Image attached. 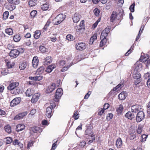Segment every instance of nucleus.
<instances>
[{
    "label": "nucleus",
    "mask_w": 150,
    "mask_h": 150,
    "mask_svg": "<svg viewBox=\"0 0 150 150\" xmlns=\"http://www.w3.org/2000/svg\"><path fill=\"white\" fill-rule=\"evenodd\" d=\"M66 16L63 14H60L58 15L53 19V23L54 25H58L60 24L65 19Z\"/></svg>",
    "instance_id": "nucleus-1"
},
{
    "label": "nucleus",
    "mask_w": 150,
    "mask_h": 150,
    "mask_svg": "<svg viewBox=\"0 0 150 150\" xmlns=\"http://www.w3.org/2000/svg\"><path fill=\"white\" fill-rule=\"evenodd\" d=\"M21 49L20 48L18 49V50H12L9 53V55L11 57L16 58L18 56L20 53L21 52Z\"/></svg>",
    "instance_id": "nucleus-2"
},
{
    "label": "nucleus",
    "mask_w": 150,
    "mask_h": 150,
    "mask_svg": "<svg viewBox=\"0 0 150 150\" xmlns=\"http://www.w3.org/2000/svg\"><path fill=\"white\" fill-rule=\"evenodd\" d=\"M110 26H108L103 30L100 35V38L101 39L102 38H106V37L110 32Z\"/></svg>",
    "instance_id": "nucleus-3"
},
{
    "label": "nucleus",
    "mask_w": 150,
    "mask_h": 150,
    "mask_svg": "<svg viewBox=\"0 0 150 150\" xmlns=\"http://www.w3.org/2000/svg\"><path fill=\"white\" fill-rule=\"evenodd\" d=\"M145 117L144 113L142 111H139L137 113L136 117V121L139 122L144 119Z\"/></svg>",
    "instance_id": "nucleus-4"
},
{
    "label": "nucleus",
    "mask_w": 150,
    "mask_h": 150,
    "mask_svg": "<svg viewBox=\"0 0 150 150\" xmlns=\"http://www.w3.org/2000/svg\"><path fill=\"white\" fill-rule=\"evenodd\" d=\"M62 89L61 88H59L57 90L55 95V101L57 102L59 99L61 97L63 94Z\"/></svg>",
    "instance_id": "nucleus-5"
},
{
    "label": "nucleus",
    "mask_w": 150,
    "mask_h": 150,
    "mask_svg": "<svg viewBox=\"0 0 150 150\" xmlns=\"http://www.w3.org/2000/svg\"><path fill=\"white\" fill-rule=\"evenodd\" d=\"M85 135L86 136V137H88L89 138L90 137H95L94 135L93 134V133L92 129L90 127L88 126L85 132Z\"/></svg>",
    "instance_id": "nucleus-6"
},
{
    "label": "nucleus",
    "mask_w": 150,
    "mask_h": 150,
    "mask_svg": "<svg viewBox=\"0 0 150 150\" xmlns=\"http://www.w3.org/2000/svg\"><path fill=\"white\" fill-rule=\"evenodd\" d=\"M21 101L20 98H16L13 99L10 102V105L11 107H14L20 103Z\"/></svg>",
    "instance_id": "nucleus-7"
},
{
    "label": "nucleus",
    "mask_w": 150,
    "mask_h": 150,
    "mask_svg": "<svg viewBox=\"0 0 150 150\" xmlns=\"http://www.w3.org/2000/svg\"><path fill=\"white\" fill-rule=\"evenodd\" d=\"M76 48L77 50H82L86 48V45L84 43H78L76 45Z\"/></svg>",
    "instance_id": "nucleus-8"
},
{
    "label": "nucleus",
    "mask_w": 150,
    "mask_h": 150,
    "mask_svg": "<svg viewBox=\"0 0 150 150\" xmlns=\"http://www.w3.org/2000/svg\"><path fill=\"white\" fill-rule=\"evenodd\" d=\"M19 85V83L18 82L12 83L8 86L7 88L8 90L12 91L18 87Z\"/></svg>",
    "instance_id": "nucleus-9"
},
{
    "label": "nucleus",
    "mask_w": 150,
    "mask_h": 150,
    "mask_svg": "<svg viewBox=\"0 0 150 150\" xmlns=\"http://www.w3.org/2000/svg\"><path fill=\"white\" fill-rule=\"evenodd\" d=\"M142 109V106L140 105H136L132 106L131 107L132 112L136 113L140 111Z\"/></svg>",
    "instance_id": "nucleus-10"
},
{
    "label": "nucleus",
    "mask_w": 150,
    "mask_h": 150,
    "mask_svg": "<svg viewBox=\"0 0 150 150\" xmlns=\"http://www.w3.org/2000/svg\"><path fill=\"white\" fill-rule=\"evenodd\" d=\"M133 77L135 79L139 80L141 78V75L138 71V69L137 67L135 68L133 72Z\"/></svg>",
    "instance_id": "nucleus-11"
},
{
    "label": "nucleus",
    "mask_w": 150,
    "mask_h": 150,
    "mask_svg": "<svg viewBox=\"0 0 150 150\" xmlns=\"http://www.w3.org/2000/svg\"><path fill=\"white\" fill-rule=\"evenodd\" d=\"M146 56L147 57H144L143 56H141L140 59V60H141L142 62L144 63L146 62L147 61V62L146 63V66L150 64V60L149 59L148 60V59H149V55H147Z\"/></svg>",
    "instance_id": "nucleus-12"
},
{
    "label": "nucleus",
    "mask_w": 150,
    "mask_h": 150,
    "mask_svg": "<svg viewBox=\"0 0 150 150\" xmlns=\"http://www.w3.org/2000/svg\"><path fill=\"white\" fill-rule=\"evenodd\" d=\"M27 114V113L26 112L20 113L18 115H16L14 119L16 120H19L23 118L25 116H26Z\"/></svg>",
    "instance_id": "nucleus-13"
},
{
    "label": "nucleus",
    "mask_w": 150,
    "mask_h": 150,
    "mask_svg": "<svg viewBox=\"0 0 150 150\" xmlns=\"http://www.w3.org/2000/svg\"><path fill=\"white\" fill-rule=\"evenodd\" d=\"M39 60L37 57H34L32 60V64L34 68H36L38 65Z\"/></svg>",
    "instance_id": "nucleus-14"
},
{
    "label": "nucleus",
    "mask_w": 150,
    "mask_h": 150,
    "mask_svg": "<svg viewBox=\"0 0 150 150\" xmlns=\"http://www.w3.org/2000/svg\"><path fill=\"white\" fill-rule=\"evenodd\" d=\"M56 87L55 83H52L51 85L49 86L47 89V93H50L54 90Z\"/></svg>",
    "instance_id": "nucleus-15"
},
{
    "label": "nucleus",
    "mask_w": 150,
    "mask_h": 150,
    "mask_svg": "<svg viewBox=\"0 0 150 150\" xmlns=\"http://www.w3.org/2000/svg\"><path fill=\"white\" fill-rule=\"evenodd\" d=\"M13 144L14 145H18V146L21 149H22L23 147V144L20 143L19 140L18 139H15L13 142Z\"/></svg>",
    "instance_id": "nucleus-16"
},
{
    "label": "nucleus",
    "mask_w": 150,
    "mask_h": 150,
    "mask_svg": "<svg viewBox=\"0 0 150 150\" xmlns=\"http://www.w3.org/2000/svg\"><path fill=\"white\" fill-rule=\"evenodd\" d=\"M46 115L48 118H50L52 115V110L50 107H48L47 108L46 112Z\"/></svg>",
    "instance_id": "nucleus-17"
},
{
    "label": "nucleus",
    "mask_w": 150,
    "mask_h": 150,
    "mask_svg": "<svg viewBox=\"0 0 150 150\" xmlns=\"http://www.w3.org/2000/svg\"><path fill=\"white\" fill-rule=\"evenodd\" d=\"M25 126L24 125L19 124L16 126V130L17 132L22 131L25 129Z\"/></svg>",
    "instance_id": "nucleus-18"
},
{
    "label": "nucleus",
    "mask_w": 150,
    "mask_h": 150,
    "mask_svg": "<svg viewBox=\"0 0 150 150\" xmlns=\"http://www.w3.org/2000/svg\"><path fill=\"white\" fill-rule=\"evenodd\" d=\"M56 67V65L54 64H52L47 67L45 70L48 73L51 72L53 69Z\"/></svg>",
    "instance_id": "nucleus-19"
},
{
    "label": "nucleus",
    "mask_w": 150,
    "mask_h": 150,
    "mask_svg": "<svg viewBox=\"0 0 150 150\" xmlns=\"http://www.w3.org/2000/svg\"><path fill=\"white\" fill-rule=\"evenodd\" d=\"M80 16L78 13H75L72 17V19L74 22L75 23H77L80 20Z\"/></svg>",
    "instance_id": "nucleus-20"
},
{
    "label": "nucleus",
    "mask_w": 150,
    "mask_h": 150,
    "mask_svg": "<svg viewBox=\"0 0 150 150\" xmlns=\"http://www.w3.org/2000/svg\"><path fill=\"white\" fill-rule=\"evenodd\" d=\"M125 117L129 119L132 120L134 117L135 115L131 112L129 111L126 114Z\"/></svg>",
    "instance_id": "nucleus-21"
},
{
    "label": "nucleus",
    "mask_w": 150,
    "mask_h": 150,
    "mask_svg": "<svg viewBox=\"0 0 150 150\" xmlns=\"http://www.w3.org/2000/svg\"><path fill=\"white\" fill-rule=\"evenodd\" d=\"M117 13L116 11H113L112 13L110 18V21L113 22L115 20L117 17Z\"/></svg>",
    "instance_id": "nucleus-22"
},
{
    "label": "nucleus",
    "mask_w": 150,
    "mask_h": 150,
    "mask_svg": "<svg viewBox=\"0 0 150 150\" xmlns=\"http://www.w3.org/2000/svg\"><path fill=\"white\" fill-rule=\"evenodd\" d=\"M116 146L118 148H120L122 146V142L121 139L118 138L117 140L116 143Z\"/></svg>",
    "instance_id": "nucleus-23"
},
{
    "label": "nucleus",
    "mask_w": 150,
    "mask_h": 150,
    "mask_svg": "<svg viewBox=\"0 0 150 150\" xmlns=\"http://www.w3.org/2000/svg\"><path fill=\"white\" fill-rule=\"evenodd\" d=\"M126 97V93L125 92H121L119 94L118 97L119 99L121 100H124Z\"/></svg>",
    "instance_id": "nucleus-24"
},
{
    "label": "nucleus",
    "mask_w": 150,
    "mask_h": 150,
    "mask_svg": "<svg viewBox=\"0 0 150 150\" xmlns=\"http://www.w3.org/2000/svg\"><path fill=\"white\" fill-rule=\"evenodd\" d=\"M39 96L38 94H34L32 97L31 100V102L32 103L36 102L39 98Z\"/></svg>",
    "instance_id": "nucleus-25"
},
{
    "label": "nucleus",
    "mask_w": 150,
    "mask_h": 150,
    "mask_svg": "<svg viewBox=\"0 0 150 150\" xmlns=\"http://www.w3.org/2000/svg\"><path fill=\"white\" fill-rule=\"evenodd\" d=\"M28 64V63L27 62H23L22 63L20 64L19 67L21 70H24L27 67Z\"/></svg>",
    "instance_id": "nucleus-26"
},
{
    "label": "nucleus",
    "mask_w": 150,
    "mask_h": 150,
    "mask_svg": "<svg viewBox=\"0 0 150 150\" xmlns=\"http://www.w3.org/2000/svg\"><path fill=\"white\" fill-rule=\"evenodd\" d=\"M45 61L44 62V64H48L50 63L52 61V59L50 56L47 57L45 59Z\"/></svg>",
    "instance_id": "nucleus-27"
},
{
    "label": "nucleus",
    "mask_w": 150,
    "mask_h": 150,
    "mask_svg": "<svg viewBox=\"0 0 150 150\" xmlns=\"http://www.w3.org/2000/svg\"><path fill=\"white\" fill-rule=\"evenodd\" d=\"M97 34L96 33L94 34L91 38L89 44H92L93 43V42L95 40L97 39Z\"/></svg>",
    "instance_id": "nucleus-28"
},
{
    "label": "nucleus",
    "mask_w": 150,
    "mask_h": 150,
    "mask_svg": "<svg viewBox=\"0 0 150 150\" xmlns=\"http://www.w3.org/2000/svg\"><path fill=\"white\" fill-rule=\"evenodd\" d=\"M21 38L20 35L18 34L14 35L13 37L14 41L16 42H18Z\"/></svg>",
    "instance_id": "nucleus-29"
},
{
    "label": "nucleus",
    "mask_w": 150,
    "mask_h": 150,
    "mask_svg": "<svg viewBox=\"0 0 150 150\" xmlns=\"http://www.w3.org/2000/svg\"><path fill=\"white\" fill-rule=\"evenodd\" d=\"M100 42V47L106 46L107 39L106 38H102Z\"/></svg>",
    "instance_id": "nucleus-30"
},
{
    "label": "nucleus",
    "mask_w": 150,
    "mask_h": 150,
    "mask_svg": "<svg viewBox=\"0 0 150 150\" xmlns=\"http://www.w3.org/2000/svg\"><path fill=\"white\" fill-rule=\"evenodd\" d=\"M37 0H30L28 2L29 6L31 7L35 6L37 4Z\"/></svg>",
    "instance_id": "nucleus-31"
},
{
    "label": "nucleus",
    "mask_w": 150,
    "mask_h": 150,
    "mask_svg": "<svg viewBox=\"0 0 150 150\" xmlns=\"http://www.w3.org/2000/svg\"><path fill=\"white\" fill-rule=\"evenodd\" d=\"M33 91L30 88H28L25 92L26 95L28 96H31L33 94Z\"/></svg>",
    "instance_id": "nucleus-32"
},
{
    "label": "nucleus",
    "mask_w": 150,
    "mask_h": 150,
    "mask_svg": "<svg viewBox=\"0 0 150 150\" xmlns=\"http://www.w3.org/2000/svg\"><path fill=\"white\" fill-rule=\"evenodd\" d=\"M41 35V32L39 30H36L34 34V37L36 39L39 38Z\"/></svg>",
    "instance_id": "nucleus-33"
},
{
    "label": "nucleus",
    "mask_w": 150,
    "mask_h": 150,
    "mask_svg": "<svg viewBox=\"0 0 150 150\" xmlns=\"http://www.w3.org/2000/svg\"><path fill=\"white\" fill-rule=\"evenodd\" d=\"M123 107L122 105H120L117 108L116 111L118 114H121L122 113L123 109Z\"/></svg>",
    "instance_id": "nucleus-34"
},
{
    "label": "nucleus",
    "mask_w": 150,
    "mask_h": 150,
    "mask_svg": "<svg viewBox=\"0 0 150 150\" xmlns=\"http://www.w3.org/2000/svg\"><path fill=\"white\" fill-rule=\"evenodd\" d=\"M5 32L6 33L9 35H12L13 33L12 29L11 28H9L6 29Z\"/></svg>",
    "instance_id": "nucleus-35"
},
{
    "label": "nucleus",
    "mask_w": 150,
    "mask_h": 150,
    "mask_svg": "<svg viewBox=\"0 0 150 150\" xmlns=\"http://www.w3.org/2000/svg\"><path fill=\"white\" fill-rule=\"evenodd\" d=\"M45 68L41 66L36 71V73L40 74H42L44 72Z\"/></svg>",
    "instance_id": "nucleus-36"
},
{
    "label": "nucleus",
    "mask_w": 150,
    "mask_h": 150,
    "mask_svg": "<svg viewBox=\"0 0 150 150\" xmlns=\"http://www.w3.org/2000/svg\"><path fill=\"white\" fill-rule=\"evenodd\" d=\"M20 92V90L19 88L18 87H16L15 89L11 91V93L13 94H17Z\"/></svg>",
    "instance_id": "nucleus-37"
},
{
    "label": "nucleus",
    "mask_w": 150,
    "mask_h": 150,
    "mask_svg": "<svg viewBox=\"0 0 150 150\" xmlns=\"http://www.w3.org/2000/svg\"><path fill=\"white\" fill-rule=\"evenodd\" d=\"M39 50L42 53H44L47 52V49L44 46H41L39 48Z\"/></svg>",
    "instance_id": "nucleus-38"
},
{
    "label": "nucleus",
    "mask_w": 150,
    "mask_h": 150,
    "mask_svg": "<svg viewBox=\"0 0 150 150\" xmlns=\"http://www.w3.org/2000/svg\"><path fill=\"white\" fill-rule=\"evenodd\" d=\"M6 144H9L12 142V138L10 137H7L5 139Z\"/></svg>",
    "instance_id": "nucleus-39"
},
{
    "label": "nucleus",
    "mask_w": 150,
    "mask_h": 150,
    "mask_svg": "<svg viewBox=\"0 0 150 150\" xmlns=\"http://www.w3.org/2000/svg\"><path fill=\"white\" fill-rule=\"evenodd\" d=\"M1 74L3 75H6L8 73V69L4 68L1 69Z\"/></svg>",
    "instance_id": "nucleus-40"
},
{
    "label": "nucleus",
    "mask_w": 150,
    "mask_h": 150,
    "mask_svg": "<svg viewBox=\"0 0 150 150\" xmlns=\"http://www.w3.org/2000/svg\"><path fill=\"white\" fill-rule=\"evenodd\" d=\"M7 1L10 4H18L20 3L19 0H7Z\"/></svg>",
    "instance_id": "nucleus-41"
},
{
    "label": "nucleus",
    "mask_w": 150,
    "mask_h": 150,
    "mask_svg": "<svg viewBox=\"0 0 150 150\" xmlns=\"http://www.w3.org/2000/svg\"><path fill=\"white\" fill-rule=\"evenodd\" d=\"M5 130L6 132L10 133L11 132V127L9 125H7L4 127Z\"/></svg>",
    "instance_id": "nucleus-42"
},
{
    "label": "nucleus",
    "mask_w": 150,
    "mask_h": 150,
    "mask_svg": "<svg viewBox=\"0 0 150 150\" xmlns=\"http://www.w3.org/2000/svg\"><path fill=\"white\" fill-rule=\"evenodd\" d=\"M9 15V12L8 11H6L3 14V18L4 20H6L8 18Z\"/></svg>",
    "instance_id": "nucleus-43"
},
{
    "label": "nucleus",
    "mask_w": 150,
    "mask_h": 150,
    "mask_svg": "<svg viewBox=\"0 0 150 150\" xmlns=\"http://www.w3.org/2000/svg\"><path fill=\"white\" fill-rule=\"evenodd\" d=\"M49 5L47 4H43L41 7V8L43 11H46L48 9Z\"/></svg>",
    "instance_id": "nucleus-44"
},
{
    "label": "nucleus",
    "mask_w": 150,
    "mask_h": 150,
    "mask_svg": "<svg viewBox=\"0 0 150 150\" xmlns=\"http://www.w3.org/2000/svg\"><path fill=\"white\" fill-rule=\"evenodd\" d=\"M143 127V126L142 125H139L138 129H137V133L138 134H141L142 132V129Z\"/></svg>",
    "instance_id": "nucleus-45"
},
{
    "label": "nucleus",
    "mask_w": 150,
    "mask_h": 150,
    "mask_svg": "<svg viewBox=\"0 0 150 150\" xmlns=\"http://www.w3.org/2000/svg\"><path fill=\"white\" fill-rule=\"evenodd\" d=\"M40 128L38 127H33L31 128L32 130L34 133H37L39 131Z\"/></svg>",
    "instance_id": "nucleus-46"
},
{
    "label": "nucleus",
    "mask_w": 150,
    "mask_h": 150,
    "mask_svg": "<svg viewBox=\"0 0 150 150\" xmlns=\"http://www.w3.org/2000/svg\"><path fill=\"white\" fill-rule=\"evenodd\" d=\"M93 12L95 14L96 16H98L100 12V10L97 8H96L94 10Z\"/></svg>",
    "instance_id": "nucleus-47"
},
{
    "label": "nucleus",
    "mask_w": 150,
    "mask_h": 150,
    "mask_svg": "<svg viewBox=\"0 0 150 150\" xmlns=\"http://www.w3.org/2000/svg\"><path fill=\"white\" fill-rule=\"evenodd\" d=\"M37 13V11L36 10H33L31 12L30 15L33 18L36 16Z\"/></svg>",
    "instance_id": "nucleus-48"
},
{
    "label": "nucleus",
    "mask_w": 150,
    "mask_h": 150,
    "mask_svg": "<svg viewBox=\"0 0 150 150\" xmlns=\"http://www.w3.org/2000/svg\"><path fill=\"white\" fill-rule=\"evenodd\" d=\"M135 5V4L133 3L129 7V10L132 12H133L134 11V8Z\"/></svg>",
    "instance_id": "nucleus-49"
},
{
    "label": "nucleus",
    "mask_w": 150,
    "mask_h": 150,
    "mask_svg": "<svg viewBox=\"0 0 150 150\" xmlns=\"http://www.w3.org/2000/svg\"><path fill=\"white\" fill-rule=\"evenodd\" d=\"M113 117V115L111 113H110L108 114L107 116V119L108 120H111Z\"/></svg>",
    "instance_id": "nucleus-50"
},
{
    "label": "nucleus",
    "mask_w": 150,
    "mask_h": 150,
    "mask_svg": "<svg viewBox=\"0 0 150 150\" xmlns=\"http://www.w3.org/2000/svg\"><path fill=\"white\" fill-rule=\"evenodd\" d=\"M43 77L41 75H39L36 76V81H40L41 80L43 79Z\"/></svg>",
    "instance_id": "nucleus-51"
},
{
    "label": "nucleus",
    "mask_w": 150,
    "mask_h": 150,
    "mask_svg": "<svg viewBox=\"0 0 150 150\" xmlns=\"http://www.w3.org/2000/svg\"><path fill=\"white\" fill-rule=\"evenodd\" d=\"M147 137V135L145 134H143L141 136V138H142V141L143 142L146 141V139Z\"/></svg>",
    "instance_id": "nucleus-52"
},
{
    "label": "nucleus",
    "mask_w": 150,
    "mask_h": 150,
    "mask_svg": "<svg viewBox=\"0 0 150 150\" xmlns=\"http://www.w3.org/2000/svg\"><path fill=\"white\" fill-rule=\"evenodd\" d=\"M142 64H137L135 66V68L137 67L138 69V71L140 70V69L142 67Z\"/></svg>",
    "instance_id": "nucleus-53"
},
{
    "label": "nucleus",
    "mask_w": 150,
    "mask_h": 150,
    "mask_svg": "<svg viewBox=\"0 0 150 150\" xmlns=\"http://www.w3.org/2000/svg\"><path fill=\"white\" fill-rule=\"evenodd\" d=\"M33 144V142H29L28 143L27 148L28 149H29L30 147H31Z\"/></svg>",
    "instance_id": "nucleus-54"
},
{
    "label": "nucleus",
    "mask_w": 150,
    "mask_h": 150,
    "mask_svg": "<svg viewBox=\"0 0 150 150\" xmlns=\"http://www.w3.org/2000/svg\"><path fill=\"white\" fill-rule=\"evenodd\" d=\"M53 35L54 36L53 37H51L50 38L51 39V40L52 42H55L57 40V38L56 37V34H53Z\"/></svg>",
    "instance_id": "nucleus-55"
},
{
    "label": "nucleus",
    "mask_w": 150,
    "mask_h": 150,
    "mask_svg": "<svg viewBox=\"0 0 150 150\" xmlns=\"http://www.w3.org/2000/svg\"><path fill=\"white\" fill-rule=\"evenodd\" d=\"M67 39L68 40L71 41L73 40V36L70 35H68L66 36Z\"/></svg>",
    "instance_id": "nucleus-56"
},
{
    "label": "nucleus",
    "mask_w": 150,
    "mask_h": 150,
    "mask_svg": "<svg viewBox=\"0 0 150 150\" xmlns=\"http://www.w3.org/2000/svg\"><path fill=\"white\" fill-rule=\"evenodd\" d=\"M72 65V64H71V65H68L66 67H63L62 69V71L64 72V71H66Z\"/></svg>",
    "instance_id": "nucleus-57"
},
{
    "label": "nucleus",
    "mask_w": 150,
    "mask_h": 150,
    "mask_svg": "<svg viewBox=\"0 0 150 150\" xmlns=\"http://www.w3.org/2000/svg\"><path fill=\"white\" fill-rule=\"evenodd\" d=\"M109 107V105L108 103H105L104 105L103 109L106 110Z\"/></svg>",
    "instance_id": "nucleus-58"
},
{
    "label": "nucleus",
    "mask_w": 150,
    "mask_h": 150,
    "mask_svg": "<svg viewBox=\"0 0 150 150\" xmlns=\"http://www.w3.org/2000/svg\"><path fill=\"white\" fill-rule=\"evenodd\" d=\"M66 64L65 61L64 60H62L59 62V65L61 66H63Z\"/></svg>",
    "instance_id": "nucleus-59"
},
{
    "label": "nucleus",
    "mask_w": 150,
    "mask_h": 150,
    "mask_svg": "<svg viewBox=\"0 0 150 150\" xmlns=\"http://www.w3.org/2000/svg\"><path fill=\"white\" fill-rule=\"evenodd\" d=\"M6 114V112L5 111L0 108V115H4Z\"/></svg>",
    "instance_id": "nucleus-60"
},
{
    "label": "nucleus",
    "mask_w": 150,
    "mask_h": 150,
    "mask_svg": "<svg viewBox=\"0 0 150 150\" xmlns=\"http://www.w3.org/2000/svg\"><path fill=\"white\" fill-rule=\"evenodd\" d=\"M7 66L8 69L12 68L13 65H12L9 62H8L7 64Z\"/></svg>",
    "instance_id": "nucleus-61"
},
{
    "label": "nucleus",
    "mask_w": 150,
    "mask_h": 150,
    "mask_svg": "<svg viewBox=\"0 0 150 150\" xmlns=\"http://www.w3.org/2000/svg\"><path fill=\"white\" fill-rule=\"evenodd\" d=\"M57 142V141H56L54 143L52 146V147L51 149H52L53 150H55L57 144L56 143Z\"/></svg>",
    "instance_id": "nucleus-62"
},
{
    "label": "nucleus",
    "mask_w": 150,
    "mask_h": 150,
    "mask_svg": "<svg viewBox=\"0 0 150 150\" xmlns=\"http://www.w3.org/2000/svg\"><path fill=\"white\" fill-rule=\"evenodd\" d=\"M144 77L147 79V78L150 77V74L149 73H147L145 74L144 75Z\"/></svg>",
    "instance_id": "nucleus-63"
},
{
    "label": "nucleus",
    "mask_w": 150,
    "mask_h": 150,
    "mask_svg": "<svg viewBox=\"0 0 150 150\" xmlns=\"http://www.w3.org/2000/svg\"><path fill=\"white\" fill-rule=\"evenodd\" d=\"M147 85L148 87L150 88V78L148 79L147 82Z\"/></svg>",
    "instance_id": "nucleus-64"
}]
</instances>
